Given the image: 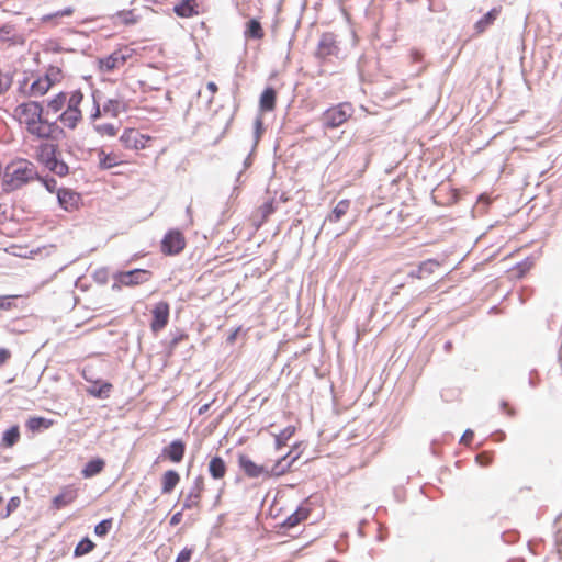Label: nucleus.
I'll return each mask as SVG.
<instances>
[{
    "label": "nucleus",
    "mask_w": 562,
    "mask_h": 562,
    "mask_svg": "<svg viewBox=\"0 0 562 562\" xmlns=\"http://www.w3.org/2000/svg\"><path fill=\"white\" fill-rule=\"evenodd\" d=\"M93 280L97 283L101 284V285L106 284L108 280H109V270H108V268L102 267V268L97 269L93 272Z\"/></svg>",
    "instance_id": "obj_49"
},
{
    "label": "nucleus",
    "mask_w": 562,
    "mask_h": 562,
    "mask_svg": "<svg viewBox=\"0 0 562 562\" xmlns=\"http://www.w3.org/2000/svg\"><path fill=\"white\" fill-rule=\"evenodd\" d=\"M183 512L182 510V507L180 508V510L176 512L171 517H170V520H169V525L175 527L177 525H179L183 518Z\"/></svg>",
    "instance_id": "obj_57"
},
{
    "label": "nucleus",
    "mask_w": 562,
    "mask_h": 562,
    "mask_svg": "<svg viewBox=\"0 0 562 562\" xmlns=\"http://www.w3.org/2000/svg\"><path fill=\"white\" fill-rule=\"evenodd\" d=\"M93 128L100 135L115 136L117 133V128L111 123L95 124Z\"/></svg>",
    "instance_id": "obj_44"
},
{
    "label": "nucleus",
    "mask_w": 562,
    "mask_h": 562,
    "mask_svg": "<svg viewBox=\"0 0 562 562\" xmlns=\"http://www.w3.org/2000/svg\"><path fill=\"white\" fill-rule=\"evenodd\" d=\"M186 238L179 228L167 231L160 241V250L166 256L179 255L186 247Z\"/></svg>",
    "instance_id": "obj_5"
},
{
    "label": "nucleus",
    "mask_w": 562,
    "mask_h": 562,
    "mask_svg": "<svg viewBox=\"0 0 562 562\" xmlns=\"http://www.w3.org/2000/svg\"><path fill=\"white\" fill-rule=\"evenodd\" d=\"M150 329L154 334L162 330L169 322L170 305L166 301H159L151 310Z\"/></svg>",
    "instance_id": "obj_7"
},
{
    "label": "nucleus",
    "mask_w": 562,
    "mask_h": 562,
    "mask_svg": "<svg viewBox=\"0 0 562 562\" xmlns=\"http://www.w3.org/2000/svg\"><path fill=\"white\" fill-rule=\"evenodd\" d=\"M58 145L53 143H42L37 147V159L44 164L52 157L58 155Z\"/></svg>",
    "instance_id": "obj_32"
},
{
    "label": "nucleus",
    "mask_w": 562,
    "mask_h": 562,
    "mask_svg": "<svg viewBox=\"0 0 562 562\" xmlns=\"http://www.w3.org/2000/svg\"><path fill=\"white\" fill-rule=\"evenodd\" d=\"M150 136L139 133L135 128L126 127L120 136V142L126 149H143Z\"/></svg>",
    "instance_id": "obj_11"
},
{
    "label": "nucleus",
    "mask_w": 562,
    "mask_h": 562,
    "mask_svg": "<svg viewBox=\"0 0 562 562\" xmlns=\"http://www.w3.org/2000/svg\"><path fill=\"white\" fill-rule=\"evenodd\" d=\"M58 120L49 121L47 119V123L41 124L38 128H36L33 136H35L38 139H46V140H61L66 137V132L63 127H60L57 124Z\"/></svg>",
    "instance_id": "obj_9"
},
{
    "label": "nucleus",
    "mask_w": 562,
    "mask_h": 562,
    "mask_svg": "<svg viewBox=\"0 0 562 562\" xmlns=\"http://www.w3.org/2000/svg\"><path fill=\"white\" fill-rule=\"evenodd\" d=\"M501 408L510 417L515 416L516 412L514 408L509 407L508 402L502 401Z\"/></svg>",
    "instance_id": "obj_62"
},
{
    "label": "nucleus",
    "mask_w": 562,
    "mask_h": 562,
    "mask_svg": "<svg viewBox=\"0 0 562 562\" xmlns=\"http://www.w3.org/2000/svg\"><path fill=\"white\" fill-rule=\"evenodd\" d=\"M14 295H4L0 296V311H9L11 310L13 303L12 300L15 299Z\"/></svg>",
    "instance_id": "obj_54"
},
{
    "label": "nucleus",
    "mask_w": 562,
    "mask_h": 562,
    "mask_svg": "<svg viewBox=\"0 0 562 562\" xmlns=\"http://www.w3.org/2000/svg\"><path fill=\"white\" fill-rule=\"evenodd\" d=\"M260 213H261V218L265 221L267 220L270 215H272L277 207H276V201L274 199H269L267 200L261 206H260Z\"/></svg>",
    "instance_id": "obj_45"
},
{
    "label": "nucleus",
    "mask_w": 562,
    "mask_h": 562,
    "mask_svg": "<svg viewBox=\"0 0 562 562\" xmlns=\"http://www.w3.org/2000/svg\"><path fill=\"white\" fill-rule=\"evenodd\" d=\"M475 461L482 467H487L493 461V453L487 451L480 452L476 454Z\"/></svg>",
    "instance_id": "obj_51"
},
{
    "label": "nucleus",
    "mask_w": 562,
    "mask_h": 562,
    "mask_svg": "<svg viewBox=\"0 0 562 562\" xmlns=\"http://www.w3.org/2000/svg\"><path fill=\"white\" fill-rule=\"evenodd\" d=\"M95 548V543L89 538L83 537L75 547L74 557H82L90 553Z\"/></svg>",
    "instance_id": "obj_37"
},
{
    "label": "nucleus",
    "mask_w": 562,
    "mask_h": 562,
    "mask_svg": "<svg viewBox=\"0 0 562 562\" xmlns=\"http://www.w3.org/2000/svg\"><path fill=\"white\" fill-rule=\"evenodd\" d=\"M37 180L41 181V183L44 186V188L49 192V193H54L56 192L57 193V181L54 177H50V176H45V177H41L38 175V178H36Z\"/></svg>",
    "instance_id": "obj_46"
},
{
    "label": "nucleus",
    "mask_w": 562,
    "mask_h": 562,
    "mask_svg": "<svg viewBox=\"0 0 562 562\" xmlns=\"http://www.w3.org/2000/svg\"><path fill=\"white\" fill-rule=\"evenodd\" d=\"M473 437H474V431L472 429L468 428L463 432L462 437L460 438V443H465V445L470 443L472 441Z\"/></svg>",
    "instance_id": "obj_58"
},
{
    "label": "nucleus",
    "mask_w": 562,
    "mask_h": 562,
    "mask_svg": "<svg viewBox=\"0 0 562 562\" xmlns=\"http://www.w3.org/2000/svg\"><path fill=\"white\" fill-rule=\"evenodd\" d=\"M501 13V8H492L487 11L482 18H480L475 24L474 29L477 33H483L488 26H491L497 19Z\"/></svg>",
    "instance_id": "obj_27"
},
{
    "label": "nucleus",
    "mask_w": 562,
    "mask_h": 562,
    "mask_svg": "<svg viewBox=\"0 0 562 562\" xmlns=\"http://www.w3.org/2000/svg\"><path fill=\"white\" fill-rule=\"evenodd\" d=\"M74 13V9L71 7L64 8L63 10H58L56 12L46 14L42 18V21L47 22L61 16H69Z\"/></svg>",
    "instance_id": "obj_48"
},
{
    "label": "nucleus",
    "mask_w": 562,
    "mask_h": 562,
    "mask_svg": "<svg viewBox=\"0 0 562 562\" xmlns=\"http://www.w3.org/2000/svg\"><path fill=\"white\" fill-rule=\"evenodd\" d=\"M82 114L81 111H71L66 109L57 120L60 121L65 126L70 130L76 128L78 123L81 121Z\"/></svg>",
    "instance_id": "obj_30"
},
{
    "label": "nucleus",
    "mask_w": 562,
    "mask_h": 562,
    "mask_svg": "<svg viewBox=\"0 0 562 562\" xmlns=\"http://www.w3.org/2000/svg\"><path fill=\"white\" fill-rule=\"evenodd\" d=\"M340 52L336 35L330 32L323 33L315 52V57L325 60L331 56L337 57Z\"/></svg>",
    "instance_id": "obj_6"
},
{
    "label": "nucleus",
    "mask_w": 562,
    "mask_h": 562,
    "mask_svg": "<svg viewBox=\"0 0 562 562\" xmlns=\"http://www.w3.org/2000/svg\"><path fill=\"white\" fill-rule=\"evenodd\" d=\"M14 31V26L5 23L0 26V40H7Z\"/></svg>",
    "instance_id": "obj_55"
},
{
    "label": "nucleus",
    "mask_w": 562,
    "mask_h": 562,
    "mask_svg": "<svg viewBox=\"0 0 562 562\" xmlns=\"http://www.w3.org/2000/svg\"><path fill=\"white\" fill-rule=\"evenodd\" d=\"M153 272L147 269H131L126 271H116L113 273L114 283L112 290H121L122 286H136L148 282Z\"/></svg>",
    "instance_id": "obj_4"
},
{
    "label": "nucleus",
    "mask_w": 562,
    "mask_h": 562,
    "mask_svg": "<svg viewBox=\"0 0 562 562\" xmlns=\"http://www.w3.org/2000/svg\"><path fill=\"white\" fill-rule=\"evenodd\" d=\"M42 78L45 82H49L52 88L56 82L60 81L61 69L57 66L50 65Z\"/></svg>",
    "instance_id": "obj_39"
},
{
    "label": "nucleus",
    "mask_w": 562,
    "mask_h": 562,
    "mask_svg": "<svg viewBox=\"0 0 562 562\" xmlns=\"http://www.w3.org/2000/svg\"><path fill=\"white\" fill-rule=\"evenodd\" d=\"M20 504H21V498L19 496H12L8 501L5 507L8 508V512L13 513V512H15L19 508Z\"/></svg>",
    "instance_id": "obj_56"
},
{
    "label": "nucleus",
    "mask_w": 562,
    "mask_h": 562,
    "mask_svg": "<svg viewBox=\"0 0 562 562\" xmlns=\"http://www.w3.org/2000/svg\"><path fill=\"white\" fill-rule=\"evenodd\" d=\"M237 463L239 469L249 479H258L260 476L266 479V474H268L267 467L257 464L247 454H238Z\"/></svg>",
    "instance_id": "obj_12"
},
{
    "label": "nucleus",
    "mask_w": 562,
    "mask_h": 562,
    "mask_svg": "<svg viewBox=\"0 0 562 562\" xmlns=\"http://www.w3.org/2000/svg\"><path fill=\"white\" fill-rule=\"evenodd\" d=\"M169 336H170V340H169L168 346H167V352L169 355H171L176 350L177 346L182 340L188 339V337H189L188 334L184 330L179 329V328H176L175 331L170 330L169 331Z\"/></svg>",
    "instance_id": "obj_36"
},
{
    "label": "nucleus",
    "mask_w": 562,
    "mask_h": 562,
    "mask_svg": "<svg viewBox=\"0 0 562 562\" xmlns=\"http://www.w3.org/2000/svg\"><path fill=\"white\" fill-rule=\"evenodd\" d=\"M203 491H204V477L202 475H198L193 480L192 485L184 497V501L182 504V510H190L193 508L199 509Z\"/></svg>",
    "instance_id": "obj_8"
},
{
    "label": "nucleus",
    "mask_w": 562,
    "mask_h": 562,
    "mask_svg": "<svg viewBox=\"0 0 562 562\" xmlns=\"http://www.w3.org/2000/svg\"><path fill=\"white\" fill-rule=\"evenodd\" d=\"M53 173L57 175L58 177H65L69 173V166L63 159H60Z\"/></svg>",
    "instance_id": "obj_53"
},
{
    "label": "nucleus",
    "mask_w": 562,
    "mask_h": 562,
    "mask_svg": "<svg viewBox=\"0 0 562 562\" xmlns=\"http://www.w3.org/2000/svg\"><path fill=\"white\" fill-rule=\"evenodd\" d=\"M501 537L505 543L512 544L518 541L519 533L516 530H508L503 532Z\"/></svg>",
    "instance_id": "obj_52"
},
{
    "label": "nucleus",
    "mask_w": 562,
    "mask_h": 562,
    "mask_svg": "<svg viewBox=\"0 0 562 562\" xmlns=\"http://www.w3.org/2000/svg\"><path fill=\"white\" fill-rule=\"evenodd\" d=\"M180 480V474L176 470H167L161 476V494H171Z\"/></svg>",
    "instance_id": "obj_22"
},
{
    "label": "nucleus",
    "mask_w": 562,
    "mask_h": 562,
    "mask_svg": "<svg viewBox=\"0 0 562 562\" xmlns=\"http://www.w3.org/2000/svg\"><path fill=\"white\" fill-rule=\"evenodd\" d=\"M121 101L116 99H109L103 104V112L110 113L113 117H117L120 114Z\"/></svg>",
    "instance_id": "obj_43"
},
{
    "label": "nucleus",
    "mask_w": 562,
    "mask_h": 562,
    "mask_svg": "<svg viewBox=\"0 0 562 562\" xmlns=\"http://www.w3.org/2000/svg\"><path fill=\"white\" fill-rule=\"evenodd\" d=\"M99 168L101 170H109L119 166L122 161L113 153H105L102 148L98 150Z\"/></svg>",
    "instance_id": "obj_29"
},
{
    "label": "nucleus",
    "mask_w": 562,
    "mask_h": 562,
    "mask_svg": "<svg viewBox=\"0 0 562 562\" xmlns=\"http://www.w3.org/2000/svg\"><path fill=\"white\" fill-rule=\"evenodd\" d=\"M186 442L182 439H175L161 450V456L173 463H180L186 454Z\"/></svg>",
    "instance_id": "obj_15"
},
{
    "label": "nucleus",
    "mask_w": 562,
    "mask_h": 562,
    "mask_svg": "<svg viewBox=\"0 0 562 562\" xmlns=\"http://www.w3.org/2000/svg\"><path fill=\"white\" fill-rule=\"evenodd\" d=\"M533 261L530 258H526L522 261L515 265L514 269L517 271V276L522 278L532 267Z\"/></svg>",
    "instance_id": "obj_47"
},
{
    "label": "nucleus",
    "mask_w": 562,
    "mask_h": 562,
    "mask_svg": "<svg viewBox=\"0 0 562 562\" xmlns=\"http://www.w3.org/2000/svg\"><path fill=\"white\" fill-rule=\"evenodd\" d=\"M226 463L220 456H214L209 462V473L214 480H221L226 474Z\"/></svg>",
    "instance_id": "obj_26"
},
{
    "label": "nucleus",
    "mask_w": 562,
    "mask_h": 562,
    "mask_svg": "<svg viewBox=\"0 0 562 562\" xmlns=\"http://www.w3.org/2000/svg\"><path fill=\"white\" fill-rule=\"evenodd\" d=\"M57 202L60 209L66 212H74L80 207L81 195L69 188L57 190Z\"/></svg>",
    "instance_id": "obj_10"
},
{
    "label": "nucleus",
    "mask_w": 562,
    "mask_h": 562,
    "mask_svg": "<svg viewBox=\"0 0 562 562\" xmlns=\"http://www.w3.org/2000/svg\"><path fill=\"white\" fill-rule=\"evenodd\" d=\"M111 20L114 24L120 21L121 24L130 26L136 24L139 16L135 15L133 10H120L111 15Z\"/></svg>",
    "instance_id": "obj_28"
},
{
    "label": "nucleus",
    "mask_w": 562,
    "mask_h": 562,
    "mask_svg": "<svg viewBox=\"0 0 562 562\" xmlns=\"http://www.w3.org/2000/svg\"><path fill=\"white\" fill-rule=\"evenodd\" d=\"M78 496L77 488L72 485L64 486L52 499V508L59 510L71 504Z\"/></svg>",
    "instance_id": "obj_17"
},
{
    "label": "nucleus",
    "mask_w": 562,
    "mask_h": 562,
    "mask_svg": "<svg viewBox=\"0 0 562 562\" xmlns=\"http://www.w3.org/2000/svg\"><path fill=\"white\" fill-rule=\"evenodd\" d=\"M113 385L109 381L97 379L87 387V393L95 398L106 400L110 397Z\"/></svg>",
    "instance_id": "obj_18"
},
{
    "label": "nucleus",
    "mask_w": 562,
    "mask_h": 562,
    "mask_svg": "<svg viewBox=\"0 0 562 562\" xmlns=\"http://www.w3.org/2000/svg\"><path fill=\"white\" fill-rule=\"evenodd\" d=\"M296 428L292 425L286 426L276 436V448L280 449L285 446L289 439L295 434Z\"/></svg>",
    "instance_id": "obj_38"
},
{
    "label": "nucleus",
    "mask_w": 562,
    "mask_h": 562,
    "mask_svg": "<svg viewBox=\"0 0 562 562\" xmlns=\"http://www.w3.org/2000/svg\"><path fill=\"white\" fill-rule=\"evenodd\" d=\"M353 106L350 102H342L325 110L321 116L324 128H337L348 121L353 114Z\"/></svg>",
    "instance_id": "obj_3"
},
{
    "label": "nucleus",
    "mask_w": 562,
    "mask_h": 562,
    "mask_svg": "<svg viewBox=\"0 0 562 562\" xmlns=\"http://www.w3.org/2000/svg\"><path fill=\"white\" fill-rule=\"evenodd\" d=\"M112 524L111 518L102 519L94 526V535L101 538L105 537L110 532Z\"/></svg>",
    "instance_id": "obj_42"
},
{
    "label": "nucleus",
    "mask_w": 562,
    "mask_h": 562,
    "mask_svg": "<svg viewBox=\"0 0 562 562\" xmlns=\"http://www.w3.org/2000/svg\"><path fill=\"white\" fill-rule=\"evenodd\" d=\"M440 266L436 259H427L422 261L416 268L408 272L412 278L424 279L434 273L435 269Z\"/></svg>",
    "instance_id": "obj_21"
},
{
    "label": "nucleus",
    "mask_w": 562,
    "mask_h": 562,
    "mask_svg": "<svg viewBox=\"0 0 562 562\" xmlns=\"http://www.w3.org/2000/svg\"><path fill=\"white\" fill-rule=\"evenodd\" d=\"M265 130L266 128H265L262 115L260 113H258L254 120V147H252V150L258 145Z\"/></svg>",
    "instance_id": "obj_40"
},
{
    "label": "nucleus",
    "mask_w": 562,
    "mask_h": 562,
    "mask_svg": "<svg viewBox=\"0 0 562 562\" xmlns=\"http://www.w3.org/2000/svg\"><path fill=\"white\" fill-rule=\"evenodd\" d=\"M194 553L193 547L183 548L177 555L175 562H190L192 555Z\"/></svg>",
    "instance_id": "obj_50"
},
{
    "label": "nucleus",
    "mask_w": 562,
    "mask_h": 562,
    "mask_svg": "<svg viewBox=\"0 0 562 562\" xmlns=\"http://www.w3.org/2000/svg\"><path fill=\"white\" fill-rule=\"evenodd\" d=\"M131 57V53L123 54L121 49L114 50L110 55L98 59V67L101 72H111L123 66Z\"/></svg>",
    "instance_id": "obj_13"
},
{
    "label": "nucleus",
    "mask_w": 562,
    "mask_h": 562,
    "mask_svg": "<svg viewBox=\"0 0 562 562\" xmlns=\"http://www.w3.org/2000/svg\"><path fill=\"white\" fill-rule=\"evenodd\" d=\"M50 89V83L45 82L42 77L35 79L27 91L25 92V97H42L46 94Z\"/></svg>",
    "instance_id": "obj_33"
},
{
    "label": "nucleus",
    "mask_w": 562,
    "mask_h": 562,
    "mask_svg": "<svg viewBox=\"0 0 562 562\" xmlns=\"http://www.w3.org/2000/svg\"><path fill=\"white\" fill-rule=\"evenodd\" d=\"M11 358V351L8 348H0V367Z\"/></svg>",
    "instance_id": "obj_59"
},
{
    "label": "nucleus",
    "mask_w": 562,
    "mask_h": 562,
    "mask_svg": "<svg viewBox=\"0 0 562 562\" xmlns=\"http://www.w3.org/2000/svg\"><path fill=\"white\" fill-rule=\"evenodd\" d=\"M539 381H540V379H539V376H538V372H537V370H536V369H532V370L530 371V375H529V381H528L529 385H530L531 387H536V386L539 384Z\"/></svg>",
    "instance_id": "obj_61"
},
{
    "label": "nucleus",
    "mask_w": 562,
    "mask_h": 562,
    "mask_svg": "<svg viewBox=\"0 0 562 562\" xmlns=\"http://www.w3.org/2000/svg\"><path fill=\"white\" fill-rule=\"evenodd\" d=\"M105 467V461L100 458L95 457L90 459L81 470V474L86 479L93 477L98 475Z\"/></svg>",
    "instance_id": "obj_24"
},
{
    "label": "nucleus",
    "mask_w": 562,
    "mask_h": 562,
    "mask_svg": "<svg viewBox=\"0 0 562 562\" xmlns=\"http://www.w3.org/2000/svg\"><path fill=\"white\" fill-rule=\"evenodd\" d=\"M14 111L16 115L24 117L25 128L31 135H34L41 124L47 123V116L45 115V109L42 102H23L20 103Z\"/></svg>",
    "instance_id": "obj_2"
},
{
    "label": "nucleus",
    "mask_w": 562,
    "mask_h": 562,
    "mask_svg": "<svg viewBox=\"0 0 562 562\" xmlns=\"http://www.w3.org/2000/svg\"><path fill=\"white\" fill-rule=\"evenodd\" d=\"M244 35L247 40H261L263 37L265 32L257 18H251L246 22Z\"/></svg>",
    "instance_id": "obj_25"
},
{
    "label": "nucleus",
    "mask_w": 562,
    "mask_h": 562,
    "mask_svg": "<svg viewBox=\"0 0 562 562\" xmlns=\"http://www.w3.org/2000/svg\"><path fill=\"white\" fill-rule=\"evenodd\" d=\"M291 452L280 457L273 465L268 469V474H266V479L269 477H279L283 474H285L292 464L299 459L300 453H296L295 456L291 457Z\"/></svg>",
    "instance_id": "obj_16"
},
{
    "label": "nucleus",
    "mask_w": 562,
    "mask_h": 562,
    "mask_svg": "<svg viewBox=\"0 0 562 562\" xmlns=\"http://www.w3.org/2000/svg\"><path fill=\"white\" fill-rule=\"evenodd\" d=\"M277 103V90L272 86H267L259 98V112H271Z\"/></svg>",
    "instance_id": "obj_19"
},
{
    "label": "nucleus",
    "mask_w": 562,
    "mask_h": 562,
    "mask_svg": "<svg viewBox=\"0 0 562 562\" xmlns=\"http://www.w3.org/2000/svg\"><path fill=\"white\" fill-rule=\"evenodd\" d=\"M350 201L349 200H340L335 207L333 209L331 213L326 217L325 221L329 222H338L349 210Z\"/></svg>",
    "instance_id": "obj_35"
},
{
    "label": "nucleus",
    "mask_w": 562,
    "mask_h": 562,
    "mask_svg": "<svg viewBox=\"0 0 562 562\" xmlns=\"http://www.w3.org/2000/svg\"><path fill=\"white\" fill-rule=\"evenodd\" d=\"M82 100L83 93L81 90L78 89L72 91L67 102V109L71 111H81L79 106Z\"/></svg>",
    "instance_id": "obj_41"
},
{
    "label": "nucleus",
    "mask_w": 562,
    "mask_h": 562,
    "mask_svg": "<svg viewBox=\"0 0 562 562\" xmlns=\"http://www.w3.org/2000/svg\"><path fill=\"white\" fill-rule=\"evenodd\" d=\"M54 425V420L43 416H31L25 422L27 431L34 434L43 432Z\"/></svg>",
    "instance_id": "obj_20"
},
{
    "label": "nucleus",
    "mask_w": 562,
    "mask_h": 562,
    "mask_svg": "<svg viewBox=\"0 0 562 562\" xmlns=\"http://www.w3.org/2000/svg\"><path fill=\"white\" fill-rule=\"evenodd\" d=\"M173 12L179 18H192L199 14L195 0H181L173 7Z\"/></svg>",
    "instance_id": "obj_23"
},
{
    "label": "nucleus",
    "mask_w": 562,
    "mask_h": 562,
    "mask_svg": "<svg viewBox=\"0 0 562 562\" xmlns=\"http://www.w3.org/2000/svg\"><path fill=\"white\" fill-rule=\"evenodd\" d=\"M29 82V78L24 77L22 80L19 81V91L25 95V92L27 89H25L26 85Z\"/></svg>",
    "instance_id": "obj_64"
},
{
    "label": "nucleus",
    "mask_w": 562,
    "mask_h": 562,
    "mask_svg": "<svg viewBox=\"0 0 562 562\" xmlns=\"http://www.w3.org/2000/svg\"><path fill=\"white\" fill-rule=\"evenodd\" d=\"M60 159L58 158V156H54L52 157L50 159H48L47 161H45L43 165L50 171L53 172L58 164Z\"/></svg>",
    "instance_id": "obj_60"
},
{
    "label": "nucleus",
    "mask_w": 562,
    "mask_h": 562,
    "mask_svg": "<svg viewBox=\"0 0 562 562\" xmlns=\"http://www.w3.org/2000/svg\"><path fill=\"white\" fill-rule=\"evenodd\" d=\"M67 101V93L64 91L58 92L54 98L47 101V110L45 115L48 116L49 112L57 113L60 111Z\"/></svg>",
    "instance_id": "obj_34"
},
{
    "label": "nucleus",
    "mask_w": 562,
    "mask_h": 562,
    "mask_svg": "<svg viewBox=\"0 0 562 562\" xmlns=\"http://www.w3.org/2000/svg\"><path fill=\"white\" fill-rule=\"evenodd\" d=\"M36 178H38L36 166L26 159H19L7 166L2 180V189L4 192H10Z\"/></svg>",
    "instance_id": "obj_1"
},
{
    "label": "nucleus",
    "mask_w": 562,
    "mask_h": 562,
    "mask_svg": "<svg viewBox=\"0 0 562 562\" xmlns=\"http://www.w3.org/2000/svg\"><path fill=\"white\" fill-rule=\"evenodd\" d=\"M311 514V509L308 507H304L302 505L297 506L296 509L289 515L282 522L277 525L279 533H286L289 530L293 529L302 521L308 518Z\"/></svg>",
    "instance_id": "obj_14"
},
{
    "label": "nucleus",
    "mask_w": 562,
    "mask_h": 562,
    "mask_svg": "<svg viewBox=\"0 0 562 562\" xmlns=\"http://www.w3.org/2000/svg\"><path fill=\"white\" fill-rule=\"evenodd\" d=\"M93 108H94V111L91 113L90 119L92 121H95L98 117H100L101 112H100V105L97 102L94 95H93Z\"/></svg>",
    "instance_id": "obj_63"
},
{
    "label": "nucleus",
    "mask_w": 562,
    "mask_h": 562,
    "mask_svg": "<svg viewBox=\"0 0 562 562\" xmlns=\"http://www.w3.org/2000/svg\"><path fill=\"white\" fill-rule=\"evenodd\" d=\"M20 439L19 425H12L3 434L0 446L2 448H12Z\"/></svg>",
    "instance_id": "obj_31"
}]
</instances>
